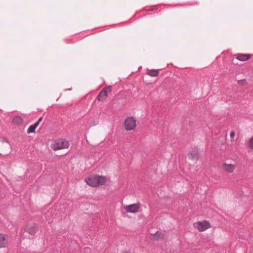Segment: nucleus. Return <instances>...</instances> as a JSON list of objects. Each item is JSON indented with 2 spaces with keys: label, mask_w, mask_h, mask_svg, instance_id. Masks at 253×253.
Masks as SVG:
<instances>
[{
  "label": "nucleus",
  "mask_w": 253,
  "mask_h": 253,
  "mask_svg": "<svg viewBox=\"0 0 253 253\" xmlns=\"http://www.w3.org/2000/svg\"><path fill=\"white\" fill-rule=\"evenodd\" d=\"M123 208L127 213H136L139 211V204H133L130 205H123Z\"/></svg>",
  "instance_id": "nucleus-6"
},
{
  "label": "nucleus",
  "mask_w": 253,
  "mask_h": 253,
  "mask_svg": "<svg viewBox=\"0 0 253 253\" xmlns=\"http://www.w3.org/2000/svg\"><path fill=\"white\" fill-rule=\"evenodd\" d=\"M249 147L253 149V136L251 138L249 142Z\"/></svg>",
  "instance_id": "nucleus-16"
},
{
  "label": "nucleus",
  "mask_w": 253,
  "mask_h": 253,
  "mask_svg": "<svg viewBox=\"0 0 253 253\" xmlns=\"http://www.w3.org/2000/svg\"><path fill=\"white\" fill-rule=\"evenodd\" d=\"M148 75L151 77H157L159 75L158 70H151L148 71Z\"/></svg>",
  "instance_id": "nucleus-15"
},
{
  "label": "nucleus",
  "mask_w": 253,
  "mask_h": 253,
  "mask_svg": "<svg viewBox=\"0 0 253 253\" xmlns=\"http://www.w3.org/2000/svg\"><path fill=\"white\" fill-rule=\"evenodd\" d=\"M230 136L231 137H234L235 136V132L234 131H232L230 132Z\"/></svg>",
  "instance_id": "nucleus-17"
},
{
  "label": "nucleus",
  "mask_w": 253,
  "mask_h": 253,
  "mask_svg": "<svg viewBox=\"0 0 253 253\" xmlns=\"http://www.w3.org/2000/svg\"><path fill=\"white\" fill-rule=\"evenodd\" d=\"M251 58V55L249 54H238L236 59L241 61H245Z\"/></svg>",
  "instance_id": "nucleus-10"
},
{
  "label": "nucleus",
  "mask_w": 253,
  "mask_h": 253,
  "mask_svg": "<svg viewBox=\"0 0 253 253\" xmlns=\"http://www.w3.org/2000/svg\"><path fill=\"white\" fill-rule=\"evenodd\" d=\"M69 146V143L68 141L62 140L55 142L51 145V148L53 150L56 151L62 149L67 148Z\"/></svg>",
  "instance_id": "nucleus-2"
},
{
  "label": "nucleus",
  "mask_w": 253,
  "mask_h": 253,
  "mask_svg": "<svg viewBox=\"0 0 253 253\" xmlns=\"http://www.w3.org/2000/svg\"><path fill=\"white\" fill-rule=\"evenodd\" d=\"M194 227L200 231H204L211 227V224L209 221H203L194 223Z\"/></svg>",
  "instance_id": "nucleus-4"
},
{
  "label": "nucleus",
  "mask_w": 253,
  "mask_h": 253,
  "mask_svg": "<svg viewBox=\"0 0 253 253\" xmlns=\"http://www.w3.org/2000/svg\"><path fill=\"white\" fill-rule=\"evenodd\" d=\"M2 142H5L7 144H8V142L7 139L3 138L2 140Z\"/></svg>",
  "instance_id": "nucleus-19"
},
{
  "label": "nucleus",
  "mask_w": 253,
  "mask_h": 253,
  "mask_svg": "<svg viewBox=\"0 0 253 253\" xmlns=\"http://www.w3.org/2000/svg\"><path fill=\"white\" fill-rule=\"evenodd\" d=\"M38 126V123H36L34 125L30 126L27 129V133H31L34 132Z\"/></svg>",
  "instance_id": "nucleus-13"
},
{
  "label": "nucleus",
  "mask_w": 253,
  "mask_h": 253,
  "mask_svg": "<svg viewBox=\"0 0 253 253\" xmlns=\"http://www.w3.org/2000/svg\"><path fill=\"white\" fill-rule=\"evenodd\" d=\"M85 181L87 184L92 187H97L104 185L106 182V178L103 176L93 175L86 178Z\"/></svg>",
  "instance_id": "nucleus-1"
},
{
  "label": "nucleus",
  "mask_w": 253,
  "mask_h": 253,
  "mask_svg": "<svg viewBox=\"0 0 253 253\" xmlns=\"http://www.w3.org/2000/svg\"><path fill=\"white\" fill-rule=\"evenodd\" d=\"M189 159L191 160H198L199 159V154L198 152L193 151L189 154Z\"/></svg>",
  "instance_id": "nucleus-12"
},
{
  "label": "nucleus",
  "mask_w": 253,
  "mask_h": 253,
  "mask_svg": "<svg viewBox=\"0 0 253 253\" xmlns=\"http://www.w3.org/2000/svg\"><path fill=\"white\" fill-rule=\"evenodd\" d=\"M163 238H164V234L159 231H157L153 235V238L155 240L162 239Z\"/></svg>",
  "instance_id": "nucleus-14"
},
{
  "label": "nucleus",
  "mask_w": 253,
  "mask_h": 253,
  "mask_svg": "<svg viewBox=\"0 0 253 253\" xmlns=\"http://www.w3.org/2000/svg\"><path fill=\"white\" fill-rule=\"evenodd\" d=\"M111 86H108L107 87L103 89L98 95V100L101 102L105 101L106 98L107 97L108 94L111 92Z\"/></svg>",
  "instance_id": "nucleus-3"
},
{
  "label": "nucleus",
  "mask_w": 253,
  "mask_h": 253,
  "mask_svg": "<svg viewBox=\"0 0 253 253\" xmlns=\"http://www.w3.org/2000/svg\"><path fill=\"white\" fill-rule=\"evenodd\" d=\"M23 122V119L20 116H17L14 117L12 120V122L13 124L16 125H21Z\"/></svg>",
  "instance_id": "nucleus-11"
},
{
  "label": "nucleus",
  "mask_w": 253,
  "mask_h": 253,
  "mask_svg": "<svg viewBox=\"0 0 253 253\" xmlns=\"http://www.w3.org/2000/svg\"><path fill=\"white\" fill-rule=\"evenodd\" d=\"M222 168L226 172L228 173H232L234 171L236 166L233 164H227L224 163L222 165Z\"/></svg>",
  "instance_id": "nucleus-9"
},
{
  "label": "nucleus",
  "mask_w": 253,
  "mask_h": 253,
  "mask_svg": "<svg viewBox=\"0 0 253 253\" xmlns=\"http://www.w3.org/2000/svg\"><path fill=\"white\" fill-rule=\"evenodd\" d=\"M38 226L36 223L28 224L27 225L25 230L32 235H34L37 232Z\"/></svg>",
  "instance_id": "nucleus-7"
},
{
  "label": "nucleus",
  "mask_w": 253,
  "mask_h": 253,
  "mask_svg": "<svg viewBox=\"0 0 253 253\" xmlns=\"http://www.w3.org/2000/svg\"><path fill=\"white\" fill-rule=\"evenodd\" d=\"M42 117H40L38 121L36 122V123H38V125H39L40 123L42 121Z\"/></svg>",
  "instance_id": "nucleus-18"
},
{
  "label": "nucleus",
  "mask_w": 253,
  "mask_h": 253,
  "mask_svg": "<svg viewBox=\"0 0 253 253\" xmlns=\"http://www.w3.org/2000/svg\"><path fill=\"white\" fill-rule=\"evenodd\" d=\"M124 125L126 130H132L136 126V121L133 117H128L125 120Z\"/></svg>",
  "instance_id": "nucleus-5"
},
{
  "label": "nucleus",
  "mask_w": 253,
  "mask_h": 253,
  "mask_svg": "<svg viewBox=\"0 0 253 253\" xmlns=\"http://www.w3.org/2000/svg\"><path fill=\"white\" fill-rule=\"evenodd\" d=\"M7 239L6 235L0 233V248H5L7 246Z\"/></svg>",
  "instance_id": "nucleus-8"
}]
</instances>
